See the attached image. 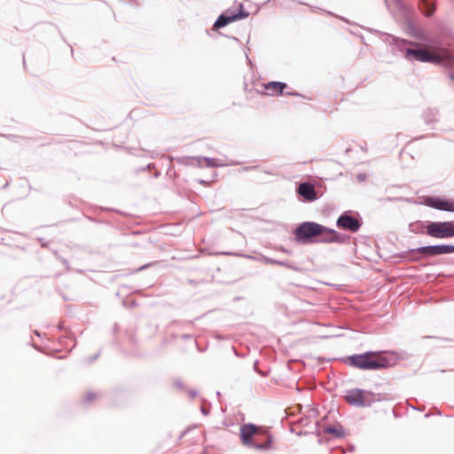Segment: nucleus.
<instances>
[{
  "label": "nucleus",
  "instance_id": "f257e3e1",
  "mask_svg": "<svg viewBox=\"0 0 454 454\" xmlns=\"http://www.w3.org/2000/svg\"><path fill=\"white\" fill-rule=\"evenodd\" d=\"M349 364L361 370H380L389 365L385 352H365L348 356Z\"/></svg>",
  "mask_w": 454,
  "mask_h": 454
},
{
  "label": "nucleus",
  "instance_id": "4468645a",
  "mask_svg": "<svg viewBox=\"0 0 454 454\" xmlns=\"http://www.w3.org/2000/svg\"><path fill=\"white\" fill-rule=\"evenodd\" d=\"M204 165L207 167H218L220 164L217 163V160L215 159L211 158H203Z\"/></svg>",
  "mask_w": 454,
  "mask_h": 454
},
{
  "label": "nucleus",
  "instance_id": "f3484780",
  "mask_svg": "<svg viewBox=\"0 0 454 454\" xmlns=\"http://www.w3.org/2000/svg\"><path fill=\"white\" fill-rule=\"evenodd\" d=\"M95 398V395L93 394H87L86 395V400L87 401H92Z\"/></svg>",
  "mask_w": 454,
  "mask_h": 454
},
{
  "label": "nucleus",
  "instance_id": "0eeeda50",
  "mask_svg": "<svg viewBox=\"0 0 454 454\" xmlns=\"http://www.w3.org/2000/svg\"><path fill=\"white\" fill-rule=\"evenodd\" d=\"M337 225L343 230H348L352 232H356L360 228L361 223L355 217H352L348 215H342L339 217L337 221Z\"/></svg>",
  "mask_w": 454,
  "mask_h": 454
},
{
  "label": "nucleus",
  "instance_id": "f8f14e48",
  "mask_svg": "<svg viewBox=\"0 0 454 454\" xmlns=\"http://www.w3.org/2000/svg\"><path fill=\"white\" fill-rule=\"evenodd\" d=\"M256 432H257L256 427L252 424L244 425L243 427H241L240 437H241L243 444L250 445L251 438L256 434Z\"/></svg>",
  "mask_w": 454,
  "mask_h": 454
},
{
  "label": "nucleus",
  "instance_id": "39448f33",
  "mask_svg": "<svg viewBox=\"0 0 454 454\" xmlns=\"http://www.w3.org/2000/svg\"><path fill=\"white\" fill-rule=\"evenodd\" d=\"M370 393H365L360 389H352L347 392L345 395V400L348 403L355 406H364L370 403L369 396Z\"/></svg>",
  "mask_w": 454,
  "mask_h": 454
},
{
  "label": "nucleus",
  "instance_id": "2eb2a0df",
  "mask_svg": "<svg viewBox=\"0 0 454 454\" xmlns=\"http://www.w3.org/2000/svg\"><path fill=\"white\" fill-rule=\"evenodd\" d=\"M325 432L328 433V434H335L336 436H341L342 435V432L341 430H339L335 427H327L325 429Z\"/></svg>",
  "mask_w": 454,
  "mask_h": 454
},
{
  "label": "nucleus",
  "instance_id": "423d86ee",
  "mask_svg": "<svg viewBox=\"0 0 454 454\" xmlns=\"http://www.w3.org/2000/svg\"><path fill=\"white\" fill-rule=\"evenodd\" d=\"M418 252L425 255L434 256L454 253V247L450 245L422 247L418 249Z\"/></svg>",
  "mask_w": 454,
  "mask_h": 454
},
{
  "label": "nucleus",
  "instance_id": "9d476101",
  "mask_svg": "<svg viewBox=\"0 0 454 454\" xmlns=\"http://www.w3.org/2000/svg\"><path fill=\"white\" fill-rule=\"evenodd\" d=\"M263 87L266 91L262 92V94L274 97L282 95L284 89L286 88V84L280 82H270L263 84Z\"/></svg>",
  "mask_w": 454,
  "mask_h": 454
},
{
  "label": "nucleus",
  "instance_id": "ddd939ff",
  "mask_svg": "<svg viewBox=\"0 0 454 454\" xmlns=\"http://www.w3.org/2000/svg\"><path fill=\"white\" fill-rule=\"evenodd\" d=\"M320 242H336L339 241V234L325 226L321 225V231L317 236Z\"/></svg>",
  "mask_w": 454,
  "mask_h": 454
},
{
  "label": "nucleus",
  "instance_id": "dca6fc26",
  "mask_svg": "<svg viewBox=\"0 0 454 454\" xmlns=\"http://www.w3.org/2000/svg\"><path fill=\"white\" fill-rule=\"evenodd\" d=\"M270 440L269 439V440L267 441V442H266V443H264V444H262V445L255 444V445H254V448H256V449H267V448H269V447H270Z\"/></svg>",
  "mask_w": 454,
  "mask_h": 454
},
{
  "label": "nucleus",
  "instance_id": "f03ea898",
  "mask_svg": "<svg viewBox=\"0 0 454 454\" xmlns=\"http://www.w3.org/2000/svg\"><path fill=\"white\" fill-rule=\"evenodd\" d=\"M407 54L411 55L417 60L434 64L442 63L450 58V53L446 49L433 46H425L417 50L410 49L407 51Z\"/></svg>",
  "mask_w": 454,
  "mask_h": 454
},
{
  "label": "nucleus",
  "instance_id": "20e7f679",
  "mask_svg": "<svg viewBox=\"0 0 454 454\" xmlns=\"http://www.w3.org/2000/svg\"><path fill=\"white\" fill-rule=\"evenodd\" d=\"M320 231L321 224L313 222H305L295 229L294 235L298 241L306 243L310 239L317 237Z\"/></svg>",
  "mask_w": 454,
  "mask_h": 454
},
{
  "label": "nucleus",
  "instance_id": "7ed1b4c3",
  "mask_svg": "<svg viewBox=\"0 0 454 454\" xmlns=\"http://www.w3.org/2000/svg\"><path fill=\"white\" fill-rule=\"evenodd\" d=\"M427 234L436 239L454 237V223L452 222H431L426 226Z\"/></svg>",
  "mask_w": 454,
  "mask_h": 454
},
{
  "label": "nucleus",
  "instance_id": "1a4fd4ad",
  "mask_svg": "<svg viewBox=\"0 0 454 454\" xmlns=\"http://www.w3.org/2000/svg\"><path fill=\"white\" fill-rule=\"evenodd\" d=\"M426 204L439 210L454 211V201L443 200L436 198H427Z\"/></svg>",
  "mask_w": 454,
  "mask_h": 454
},
{
  "label": "nucleus",
  "instance_id": "9b49d317",
  "mask_svg": "<svg viewBox=\"0 0 454 454\" xmlns=\"http://www.w3.org/2000/svg\"><path fill=\"white\" fill-rule=\"evenodd\" d=\"M245 17H247V14H245L243 12H239L237 14H232V15L222 14L219 16V18L215 22L214 27L215 28L223 27L227 26L228 24H230L233 21H236L238 20H240L242 18H245Z\"/></svg>",
  "mask_w": 454,
  "mask_h": 454
},
{
  "label": "nucleus",
  "instance_id": "6e6552de",
  "mask_svg": "<svg viewBox=\"0 0 454 454\" xmlns=\"http://www.w3.org/2000/svg\"><path fill=\"white\" fill-rule=\"evenodd\" d=\"M297 193L307 201H314L317 199L315 187L309 183L300 184L297 188Z\"/></svg>",
  "mask_w": 454,
  "mask_h": 454
},
{
  "label": "nucleus",
  "instance_id": "a211bd4d",
  "mask_svg": "<svg viewBox=\"0 0 454 454\" xmlns=\"http://www.w3.org/2000/svg\"><path fill=\"white\" fill-rule=\"evenodd\" d=\"M432 13H433V10H428V11L427 12V16H430Z\"/></svg>",
  "mask_w": 454,
  "mask_h": 454
},
{
  "label": "nucleus",
  "instance_id": "6ab92c4d",
  "mask_svg": "<svg viewBox=\"0 0 454 454\" xmlns=\"http://www.w3.org/2000/svg\"><path fill=\"white\" fill-rule=\"evenodd\" d=\"M451 79L454 81V76H452Z\"/></svg>",
  "mask_w": 454,
  "mask_h": 454
}]
</instances>
